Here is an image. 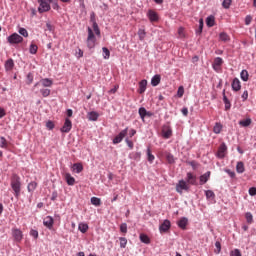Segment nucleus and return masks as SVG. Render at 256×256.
<instances>
[{
  "label": "nucleus",
  "mask_w": 256,
  "mask_h": 256,
  "mask_svg": "<svg viewBox=\"0 0 256 256\" xmlns=\"http://www.w3.org/2000/svg\"><path fill=\"white\" fill-rule=\"evenodd\" d=\"M242 81H249V72L247 70H242L240 73Z\"/></svg>",
  "instance_id": "e433bc0d"
},
{
  "label": "nucleus",
  "mask_w": 256,
  "mask_h": 256,
  "mask_svg": "<svg viewBox=\"0 0 256 256\" xmlns=\"http://www.w3.org/2000/svg\"><path fill=\"white\" fill-rule=\"evenodd\" d=\"M0 147L1 149H7V147H9V142H7V139L3 136L0 137Z\"/></svg>",
  "instance_id": "c85d7f7f"
},
{
  "label": "nucleus",
  "mask_w": 256,
  "mask_h": 256,
  "mask_svg": "<svg viewBox=\"0 0 256 256\" xmlns=\"http://www.w3.org/2000/svg\"><path fill=\"white\" fill-rule=\"evenodd\" d=\"M125 143L129 147V149H133L134 147L133 141L129 140V138H126Z\"/></svg>",
  "instance_id": "680f3d73"
},
{
  "label": "nucleus",
  "mask_w": 256,
  "mask_h": 256,
  "mask_svg": "<svg viewBox=\"0 0 256 256\" xmlns=\"http://www.w3.org/2000/svg\"><path fill=\"white\" fill-rule=\"evenodd\" d=\"M96 41L97 38H95V33H93V29H91V27H88L87 47L89 49H93V47H95Z\"/></svg>",
  "instance_id": "7ed1b4c3"
},
{
  "label": "nucleus",
  "mask_w": 256,
  "mask_h": 256,
  "mask_svg": "<svg viewBox=\"0 0 256 256\" xmlns=\"http://www.w3.org/2000/svg\"><path fill=\"white\" fill-rule=\"evenodd\" d=\"M232 89L233 91H241V81L239 79L235 78L232 81Z\"/></svg>",
  "instance_id": "aec40b11"
},
{
  "label": "nucleus",
  "mask_w": 256,
  "mask_h": 256,
  "mask_svg": "<svg viewBox=\"0 0 256 256\" xmlns=\"http://www.w3.org/2000/svg\"><path fill=\"white\" fill-rule=\"evenodd\" d=\"M120 231L121 233H127V223H122L120 225Z\"/></svg>",
  "instance_id": "052dcab7"
},
{
  "label": "nucleus",
  "mask_w": 256,
  "mask_h": 256,
  "mask_svg": "<svg viewBox=\"0 0 256 256\" xmlns=\"http://www.w3.org/2000/svg\"><path fill=\"white\" fill-rule=\"evenodd\" d=\"M173 136V130L169 124H165L162 126V137L164 139H171Z\"/></svg>",
  "instance_id": "423d86ee"
},
{
  "label": "nucleus",
  "mask_w": 256,
  "mask_h": 256,
  "mask_svg": "<svg viewBox=\"0 0 256 256\" xmlns=\"http://www.w3.org/2000/svg\"><path fill=\"white\" fill-rule=\"evenodd\" d=\"M188 165H191L194 170L199 168V163L195 160L188 162Z\"/></svg>",
  "instance_id": "603ef678"
},
{
  "label": "nucleus",
  "mask_w": 256,
  "mask_h": 256,
  "mask_svg": "<svg viewBox=\"0 0 256 256\" xmlns=\"http://www.w3.org/2000/svg\"><path fill=\"white\" fill-rule=\"evenodd\" d=\"M249 195H251L252 197L256 195V188L255 187H251L249 189Z\"/></svg>",
  "instance_id": "774afa93"
},
{
  "label": "nucleus",
  "mask_w": 256,
  "mask_h": 256,
  "mask_svg": "<svg viewBox=\"0 0 256 256\" xmlns=\"http://www.w3.org/2000/svg\"><path fill=\"white\" fill-rule=\"evenodd\" d=\"M46 127H47V129L52 130V129H55V124L53 123V121H48L46 123Z\"/></svg>",
  "instance_id": "e2e57ef3"
},
{
  "label": "nucleus",
  "mask_w": 256,
  "mask_h": 256,
  "mask_svg": "<svg viewBox=\"0 0 256 256\" xmlns=\"http://www.w3.org/2000/svg\"><path fill=\"white\" fill-rule=\"evenodd\" d=\"M29 193H33L37 189V182H30L27 187Z\"/></svg>",
  "instance_id": "4c0bfd02"
},
{
  "label": "nucleus",
  "mask_w": 256,
  "mask_h": 256,
  "mask_svg": "<svg viewBox=\"0 0 256 256\" xmlns=\"http://www.w3.org/2000/svg\"><path fill=\"white\" fill-rule=\"evenodd\" d=\"M221 65H223V58H221V57L215 58L214 62L212 64L214 71L219 73V71H221Z\"/></svg>",
  "instance_id": "9d476101"
},
{
  "label": "nucleus",
  "mask_w": 256,
  "mask_h": 256,
  "mask_svg": "<svg viewBox=\"0 0 256 256\" xmlns=\"http://www.w3.org/2000/svg\"><path fill=\"white\" fill-rule=\"evenodd\" d=\"M14 67H15V62L13 61V59L10 58L5 62L6 71H13Z\"/></svg>",
  "instance_id": "412c9836"
},
{
  "label": "nucleus",
  "mask_w": 256,
  "mask_h": 256,
  "mask_svg": "<svg viewBox=\"0 0 256 256\" xmlns=\"http://www.w3.org/2000/svg\"><path fill=\"white\" fill-rule=\"evenodd\" d=\"M30 235L31 237H34V239H37L39 237V232L37 230H31Z\"/></svg>",
  "instance_id": "0e129e2a"
},
{
  "label": "nucleus",
  "mask_w": 256,
  "mask_h": 256,
  "mask_svg": "<svg viewBox=\"0 0 256 256\" xmlns=\"http://www.w3.org/2000/svg\"><path fill=\"white\" fill-rule=\"evenodd\" d=\"M145 91H147V80H142L139 82L138 93H140V95H143Z\"/></svg>",
  "instance_id": "6ab92c4d"
},
{
  "label": "nucleus",
  "mask_w": 256,
  "mask_h": 256,
  "mask_svg": "<svg viewBox=\"0 0 256 256\" xmlns=\"http://www.w3.org/2000/svg\"><path fill=\"white\" fill-rule=\"evenodd\" d=\"M120 241V247L121 249H125V247H127V238L125 237H120L119 238Z\"/></svg>",
  "instance_id": "49530a36"
},
{
  "label": "nucleus",
  "mask_w": 256,
  "mask_h": 256,
  "mask_svg": "<svg viewBox=\"0 0 256 256\" xmlns=\"http://www.w3.org/2000/svg\"><path fill=\"white\" fill-rule=\"evenodd\" d=\"M12 237L14 238V241H16V243H21V241H23V232L18 228H13Z\"/></svg>",
  "instance_id": "0eeeda50"
},
{
  "label": "nucleus",
  "mask_w": 256,
  "mask_h": 256,
  "mask_svg": "<svg viewBox=\"0 0 256 256\" xmlns=\"http://www.w3.org/2000/svg\"><path fill=\"white\" fill-rule=\"evenodd\" d=\"M90 21L92 23L93 31L95 35H101V30H99V25L97 24V21H95V14L93 13L90 17Z\"/></svg>",
  "instance_id": "f8f14e48"
},
{
  "label": "nucleus",
  "mask_w": 256,
  "mask_h": 256,
  "mask_svg": "<svg viewBox=\"0 0 256 256\" xmlns=\"http://www.w3.org/2000/svg\"><path fill=\"white\" fill-rule=\"evenodd\" d=\"M226 153H227V145H225V143H222L218 148L217 157H219V159H223Z\"/></svg>",
  "instance_id": "2eb2a0df"
},
{
  "label": "nucleus",
  "mask_w": 256,
  "mask_h": 256,
  "mask_svg": "<svg viewBox=\"0 0 256 256\" xmlns=\"http://www.w3.org/2000/svg\"><path fill=\"white\" fill-rule=\"evenodd\" d=\"M223 101H224V105H225V110L229 111V109H231V102H229V99L227 98V96L225 94H223Z\"/></svg>",
  "instance_id": "f704fd0d"
},
{
  "label": "nucleus",
  "mask_w": 256,
  "mask_h": 256,
  "mask_svg": "<svg viewBox=\"0 0 256 256\" xmlns=\"http://www.w3.org/2000/svg\"><path fill=\"white\" fill-rule=\"evenodd\" d=\"M52 86H53V80L49 78H44V79H41L39 82H37L34 85V88L35 87H52Z\"/></svg>",
  "instance_id": "1a4fd4ad"
},
{
  "label": "nucleus",
  "mask_w": 256,
  "mask_h": 256,
  "mask_svg": "<svg viewBox=\"0 0 256 256\" xmlns=\"http://www.w3.org/2000/svg\"><path fill=\"white\" fill-rule=\"evenodd\" d=\"M75 57H77V59H81V57H83V50H81V48H78L75 52Z\"/></svg>",
  "instance_id": "13d9d810"
},
{
  "label": "nucleus",
  "mask_w": 256,
  "mask_h": 256,
  "mask_svg": "<svg viewBox=\"0 0 256 256\" xmlns=\"http://www.w3.org/2000/svg\"><path fill=\"white\" fill-rule=\"evenodd\" d=\"M251 123H253L251 118H247V119L239 121V126L240 127H249V125H251Z\"/></svg>",
  "instance_id": "393cba45"
},
{
  "label": "nucleus",
  "mask_w": 256,
  "mask_h": 256,
  "mask_svg": "<svg viewBox=\"0 0 256 256\" xmlns=\"http://www.w3.org/2000/svg\"><path fill=\"white\" fill-rule=\"evenodd\" d=\"M33 83V74L29 73L27 75V85H31Z\"/></svg>",
  "instance_id": "69168bd1"
},
{
  "label": "nucleus",
  "mask_w": 256,
  "mask_h": 256,
  "mask_svg": "<svg viewBox=\"0 0 256 256\" xmlns=\"http://www.w3.org/2000/svg\"><path fill=\"white\" fill-rule=\"evenodd\" d=\"M206 24L208 27H213L215 25V17L214 16L207 17Z\"/></svg>",
  "instance_id": "c9c22d12"
},
{
  "label": "nucleus",
  "mask_w": 256,
  "mask_h": 256,
  "mask_svg": "<svg viewBox=\"0 0 256 256\" xmlns=\"http://www.w3.org/2000/svg\"><path fill=\"white\" fill-rule=\"evenodd\" d=\"M7 41L10 45H19V43H23V38L18 33H13L8 36Z\"/></svg>",
  "instance_id": "20e7f679"
},
{
  "label": "nucleus",
  "mask_w": 256,
  "mask_h": 256,
  "mask_svg": "<svg viewBox=\"0 0 256 256\" xmlns=\"http://www.w3.org/2000/svg\"><path fill=\"white\" fill-rule=\"evenodd\" d=\"M219 39H220V41H223L224 43H227V41H230L231 38L228 36L227 33L222 32L219 35Z\"/></svg>",
  "instance_id": "72a5a7b5"
},
{
  "label": "nucleus",
  "mask_w": 256,
  "mask_h": 256,
  "mask_svg": "<svg viewBox=\"0 0 256 256\" xmlns=\"http://www.w3.org/2000/svg\"><path fill=\"white\" fill-rule=\"evenodd\" d=\"M91 203L92 205H95V207H99L101 205V199L98 197H92Z\"/></svg>",
  "instance_id": "ea45409f"
},
{
  "label": "nucleus",
  "mask_w": 256,
  "mask_h": 256,
  "mask_svg": "<svg viewBox=\"0 0 256 256\" xmlns=\"http://www.w3.org/2000/svg\"><path fill=\"white\" fill-rule=\"evenodd\" d=\"M102 51H103L104 59H109V57H111V52L109 51V49L107 47H103Z\"/></svg>",
  "instance_id": "a19ab883"
},
{
  "label": "nucleus",
  "mask_w": 256,
  "mask_h": 256,
  "mask_svg": "<svg viewBox=\"0 0 256 256\" xmlns=\"http://www.w3.org/2000/svg\"><path fill=\"white\" fill-rule=\"evenodd\" d=\"M251 21H253V17L251 15H247L245 17V25H251Z\"/></svg>",
  "instance_id": "bf43d9fd"
},
{
  "label": "nucleus",
  "mask_w": 256,
  "mask_h": 256,
  "mask_svg": "<svg viewBox=\"0 0 256 256\" xmlns=\"http://www.w3.org/2000/svg\"><path fill=\"white\" fill-rule=\"evenodd\" d=\"M65 180L67 185L73 186L75 185V178L71 176L69 173L65 174Z\"/></svg>",
  "instance_id": "4be33fe9"
},
{
  "label": "nucleus",
  "mask_w": 256,
  "mask_h": 256,
  "mask_svg": "<svg viewBox=\"0 0 256 256\" xmlns=\"http://www.w3.org/2000/svg\"><path fill=\"white\" fill-rule=\"evenodd\" d=\"M52 9H55L56 11H59V3L55 0H51Z\"/></svg>",
  "instance_id": "6e6d98bb"
},
{
  "label": "nucleus",
  "mask_w": 256,
  "mask_h": 256,
  "mask_svg": "<svg viewBox=\"0 0 256 256\" xmlns=\"http://www.w3.org/2000/svg\"><path fill=\"white\" fill-rule=\"evenodd\" d=\"M159 83H161V76L160 75L153 76V78L151 80V85L153 87H157V85H159Z\"/></svg>",
  "instance_id": "b1692460"
},
{
  "label": "nucleus",
  "mask_w": 256,
  "mask_h": 256,
  "mask_svg": "<svg viewBox=\"0 0 256 256\" xmlns=\"http://www.w3.org/2000/svg\"><path fill=\"white\" fill-rule=\"evenodd\" d=\"M245 217H246L247 223H249V224L253 223V214H251V212H247L245 214Z\"/></svg>",
  "instance_id": "3c124183"
},
{
  "label": "nucleus",
  "mask_w": 256,
  "mask_h": 256,
  "mask_svg": "<svg viewBox=\"0 0 256 256\" xmlns=\"http://www.w3.org/2000/svg\"><path fill=\"white\" fill-rule=\"evenodd\" d=\"M184 93H185V89L183 88V86H180L177 91L178 97H183Z\"/></svg>",
  "instance_id": "4d7b16f0"
},
{
  "label": "nucleus",
  "mask_w": 256,
  "mask_h": 256,
  "mask_svg": "<svg viewBox=\"0 0 256 256\" xmlns=\"http://www.w3.org/2000/svg\"><path fill=\"white\" fill-rule=\"evenodd\" d=\"M55 223V220L51 216H47L43 220L44 227H47V229H53V225Z\"/></svg>",
  "instance_id": "4468645a"
},
{
  "label": "nucleus",
  "mask_w": 256,
  "mask_h": 256,
  "mask_svg": "<svg viewBox=\"0 0 256 256\" xmlns=\"http://www.w3.org/2000/svg\"><path fill=\"white\" fill-rule=\"evenodd\" d=\"M89 121H97L99 119V113L92 111L88 113Z\"/></svg>",
  "instance_id": "5701e85b"
},
{
  "label": "nucleus",
  "mask_w": 256,
  "mask_h": 256,
  "mask_svg": "<svg viewBox=\"0 0 256 256\" xmlns=\"http://www.w3.org/2000/svg\"><path fill=\"white\" fill-rule=\"evenodd\" d=\"M190 185L185 180H180L178 184L176 185V191L177 193H183V191H189Z\"/></svg>",
  "instance_id": "39448f33"
},
{
  "label": "nucleus",
  "mask_w": 256,
  "mask_h": 256,
  "mask_svg": "<svg viewBox=\"0 0 256 256\" xmlns=\"http://www.w3.org/2000/svg\"><path fill=\"white\" fill-rule=\"evenodd\" d=\"M128 131H129V128H125L124 130H122V131L113 139L114 145H117V144L121 143V141H123V139H125V137H127Z\"/></svg>",
  "instance_id": "6e6552de"
},
{
  "label": "nucleus",
  "mask_w": 256,
  "mask_h": 256,
  "mask_svg": "<svg viewBox=\"0 0 256 256\" xmlns=\"http://www.w3.org/2000/svg\"><path fill=\"white\" fill-rule=\"evenodd\" d=\"M18 33L22 35V37H29V32L25 28H19Z\"/></svg>",
  "instance_id": "8fccbe9b"
},
{
  "label": "nucleus",
  "mask_w": 256,
  "mask_h": 256,
  "mask_svg": "<svg viewBox=\"0 0 256 256\" xmlns=\"http://www.w3.org/2000/svg\"><path fill=\"white\" fill-rule=\"evenodd\" d=\"M140 241L142 243H145L146 245H149V243H151V239H149V236H147L146 234H140Z\"/></svg>",
  "instance_id": "473e14b6"
},
{
  "label": "nucleus",
  "mask_w": 256,
  "mask_h": 256,
  "mask_svg": "<svg viewBox=\"0 0 256 256\" xmlns=\"http://www.w3.org/2000/svg\"><path fill=\"white\" fill-rule=\"evenodd\" d=\"M78 229L81 233H85L86 231H89V225H87V223H80Z\"/></svg>",
  "instance_id": "2f4dec72"
},
{
  "label": "nucleus",
  "mask_w": 256,
  "mask_h": 256,
  "mask_svg": "<svg viewBox=\"0 0 256 256\" xmlns=\"http://www.w3.org/2000/svg\"><path fill=\"white\" fill-rule=\"evenodd\" d=\"M206 199H215V192L213 190H206L205 191Z\"/></svg>",
  "instance_id": "58836bf2"
},
{
  "label": "nucleus",
  "mask_w": 256,
  "mask_h": 256,
  "mask_svg": "<svg viewBox=\"0 0 256 256\" xmlns=\"http://www.w3.org/2000/svg\"><path fill=\"white\" fill-rule=\"evenodd\" d=\"M40 93L43 97H49L51 95V89H48V88L41 89Z\"/></svg>",
  "instance_id": "a18cd8bd"
},
{
  "label": "nucleus",
  "mask_w": 256,
  "mask_h": 256,
  "mask_svg": "<svg viewBox=\"0 0 256 256\" xmlns=\"http://www.w3.org/2000/svg\"><path fill=\"white\" fill-rule=\"evenodd\" d=\"M38 49H39V47L35 43L32 42L29 47V53H31V55H37Z\"/></svg>",
  "instance_id": "bb28decb"
},
{
  "label": "nucleus",
  "mask_w": 256,
  "mask_h": 256,
  "mask_svg": "<svg viewBox=\"0 0 256 256\" xmlns=\"http://www.w3.org/2000/svg\"><path fill=\"white\" fill-rule=\"evenodd\" d=\"M141 119H145V117H147V109L141 107L139 108V111H138Z\"/></svg>",
  "instance_id": "c03bdc74"
},
{
  "label": "nucleus",
  "mask_w": 256,
  "mask_h": 256,
  "mask_svg": "<svg viewBox=\"0 0 256 256\" xmlns=\"http://www.w3.org/2000/svg\"><path fill=\"white\" fill-rule=\"evenodd\" d=\"M187 223H188L187 218H181V219L178 221L177 225H178V227H180V229H186Z\"/></svg>",
  "instance_id": "a878e982"
},
{
  "label": "nucleus",
  "mask_w": 256,
  "mask_h": 256,
  "mask_svg": "<svg viewBox=\"0 0 256 256\" xmlns=\"http://www.w3.org/2000/svg\"><path fill=\"white\" fill-rule=\"evenodd\" d=\"M166 159H167L168 163H170V164L175 163V158L172 156L171 153H168V154L166 155Z\"/></svg>",
  "instance_id": "864d4df0"
},
{
  "label": "nucleus",
  "mask_w": 256,
  "mask_h": 256,
  "mask_svg": "<svg viewBox=\"0 0 256 256\" xmlns=\"http://www.w3.org/2000/svg\"><path fill=\"white\" fill-rule=\"evenodd\" d=\"M169 229H171V221L164 220V222L159 227L160 233H167Z\"/></svg>",
  "instance_id": "dca6fc26"
},
{
  "label": "nucleus",
  "mask_w": 256,
  "mask_h": 256,
  "mask_svg": "<svg viewBox=\"0 0 256 256\" xmlns=\"http://www.w3.org/2000/svg\"><path fill=\"white\" fill-rule=\"evenodd\" d=\"M147 159L149 163H153V161H155V156L151 154V148L147 149Z\"/></svg>",
  "instance_id": "79ce46f5"
},
{
  "label": "nucleus",
  "mask_w": 256,
  "mask_h": 256,
  "mask_svg": "<svg viewBox=\"0 0 256 256\" xmlns=\"http://www.w3.org/2000/svg\"><path fill=\"white\" fill-rule=\"evenodd\" d=\"M147 16L149 18V21H151V23H155L159 21V15H157V12L153 10H149L147 13Z\"/></svg>",
  "instance_id": "f3484780"
},
{
  "label": "nucleus",
  "mask_w": 256,
  "mask_h": 256,
  "mask_svg": "<svg viewBox=\"0 0 256 256\" xmlns=\"http://www.w3.org/2000/svg\"><path fill=\"white\" fill-rule=\"evenodd\" d=\"M215 247L217 249V252L216 253H221V242L217 241L215 242Z\"/></svg>",
  "instance_id": "338daca9"
},
{
  "label": "nucleus",
  "mask_w": 256,
  "mask_h": 256,
  "mask_svg": "<svg viewBox=\"0 0 256 256\" xmlns=\"http://www.w3.org/2000/svg\"><path fill=\"white\" fill-rule=\"evenodd\" d=\"M73 127V123L71 122V120L69 118L65 119L64 125L61 128V132L62 133H69V131H71Z\"/></svg>",
  "instance_id": "9b49d317"
},
{
  "label": "nucleus",
  "mask_w": 256,
  "mask_h": 256,
  "mask_svg": "<svg viewBox=\"0 0 256 256\" xmlns=\"http://www.w3.org/2000/svg\"><path fill=\"white\" fill-rule=\"evenodd\" d=\"M230 256H242L240 249H234L230 252Z\"/></svg>",
  "instance_id": "5fc2aeb1"
},
{
  "label": "nucleus",
  "mask_w": 256,
  "mask_h": 256,
  "mask_svg": "<svg viewBox=\"0 0 256 256\" xmlns=\"http://www.w3.org/2000/svg\"><path fill=\"white\" fill-rule=\"evenodd\" d=\"M232 3H233V0H223L222 7L224 9H229V7H231Z\"/></svg>",
  "instance_id": "de8ad7c7"
},
{
  "label": "nucleus",
  "mask_w": 256,
  "mask_h": 256,
  "mask_svg": "<svg viewBox=\"0 0 256 256\" xmlns=\"http://www.w3.org/2000/svg\"><path fill=\"white\" fill-rule=\"evenodd\" d=\"M178 39H185V28H178Z\"/></svg>",
  "instance_id": "37998d69"
},
{
  "label": "nucleus",
  "mask_w": 256,
  "mask_h": 256,
  "mask_svg": "<svg viewBox=\"0 0 256 256\" xmlns=\"http://www.w3.org/2000/svg\"><path fill=\"white\" fill-rule=\"evenodd\" d=\"M237 173H245V164L243 162H238L236 165Z\"/></svg>",
  "instance_id": "cd10ccee"
},
{
  "label": "nucleus",
  "mask_w": 256,
  "mask_h": 256,
  "mask_svg": "<svg viewBox=\"0 0 256 256\" xmlns=\"http://www.w3.org/2000/svg\"><path fill=\"white\" fill-rule=\"evenodd\" d=\"M211 177V171H208L206 173H204L203 175L200 176V185H205V183H207V181H209Z\"/></svg>",
  "instance_id": "a211bd4d"
},
{
  "label": "nucleus",
  "mask_w": 256,
  "mask_h": 256,
  "mask_svg": "<svg viewBox=\"0 0 256 256\" xmlns=\"http://www.w3.org/2000/svg\"><path fill=\"white\" fill-rule=\"evenodd\" d=\"M186 183L189 185H197V176L193 175L191 172H188L186 175Z\"/></svg>",
  "instance_id": "ddd939ff"
},
{
  "label": "nucleus",
  "mask_w": 256,
  "mask_h": 256,
  "mask_svg": "<svg viewBox=\"0 0 256 256\" xmlns=\"http://www.w3.org/2000/svg\"><path fill=\"white\" fill-rule=\"evenodd\" d=\"M223 130V125H221V123L217 122L213 128V131L216 135H219V133H221V131Z\"/></svg>",
  "instance_id": "7c9ffc66"
},
{
  "label": "nucleus",
  "mask_w": 256,
  "mask_h": 256,
  "mask_svg": "<svg viewBox=\"0 0 256 256\" xmlns=\"http://www.w3.org/2000/svg\"><path fill=\"white\" fill-rule=\"evenodd\" d=\"M10 185L12 188V191H14V196L16 199H19V196L21 195V177L17 174H12L10 179Z\"/></svg>",
  "instance_id": "f257e3e1"
},
{
  "label": "nucleus",
  "mask_w": 256,
  "mask_h": 256,
  "mask_svg": "<svg viewBox=\"0 0 256 256\" xmlns=\"http://www.w3.org/2000/svg\"><path fill=\"white\" fill-rule=\"evenodd\" d=\"M145 35H147V33L145 32L144 29L138 30V37H139L140 41H143V39H145Z\"/></svg>",
  "instance_id": "09e8293b"
},
{
  "label": "nucleus",
  "mask_w": 256,
  "mask_h": 256,
  "mask_svg": "<svg viewBox=\"0 0 256 256\" xmlns=\"http://www.w3.org/2000/svg\"><path fill=\"white\" fill-rule=\"evenodd\" d=\"M38 13H47L51 11V0H38Z\"/></svg>",
  "instance_id": "f03ea898"
},
{
  "label": "nucleus",
  "mask_w": 256,
  "mask_h": 256,
  "mask_svg": "<svg viewBox=\"0 0 256 256\" xmlns=\"http://www.w3.org/2000/svg\"><path fill=\"white\" fill-rule=\"evenodd\" d=\"M72 169H73V171H75L76 173H81V171H83V164H81V163H75V164H73Z\"/></svg>",
  "instance_id": "c756f323"
}]
</instances>
